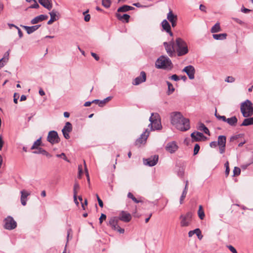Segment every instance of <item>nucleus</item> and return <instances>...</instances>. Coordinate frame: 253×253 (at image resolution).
Masks as SVG:
<instances>
[{
    "instance_id": "nucleus-1",
    "label": "nucleus",
    "mask_w": 253,
    "mask_h": 253,
    "mask_svg": "<svg viewBox=\"0 0 253 253\" xmlns=\"http://www.w3.org/2000/svg\"><path fill=\"white\" fill-rule=\"evenodd\" d=\"M171 123L177 129L185 131L190 129V122L188 119L184 118L180 112H172L170 114Z\"/></svg>"
},
{
    "instance_id": "nucleus-2",
    "label": "nucleus",
    "mask_w": 253,
    "mask_h": 253,
    "mask_svg": "<svg viewBox=\"0 0 253 253\" xmlns=\"http://www.w3.org/2000/svg\"><path fill=\"white\" fill-rule=\"evenodd\" d=\"M155 66L158 69L170 71L173 68V64L167 56H161L156 61Z\"/></svg>"
},
{
    "instance_id": "nucleus-3",
    "label": "nucleus",
    "mask_w": 253,
    "mask_h": 253,
    "mask_svg": "<svg viewBox=\"0 0 253 253\" xmlns=\"http://www.w3.org/2000/svg\"><path fill=\"white\" fill-rule=\"evenodd\" d=\"M176 44L177 46L176 51L178 56H183L188 52L186 43L181 38H178L176 39Z\"/></svg>"
},
{
    "instance_id": "nucleus-4",
    "label": "nucleus",
    "mask_w": 253,
    "mask_h": 253,
    "mask_svg": "<svg viewBox=\"0 0 253 253\" xmlns=\"http://www.w3.org/2000/svg\"><path fill=\"white\" fill-rule=\"evenodd\" d=\"M118 218L116 216L111 217L108 221L107 225L111 227L112 230L118 231L120 234H123L125 232V229L122 228L119 225Z\"/></svg>"
},
{
    "instance_id": "nucleus-5",
    "label": "nucleus",
    "mask_w": 253,
    "mask_h": 253,
    "mask_svg": "<svg viewBox=\"0 0 253 253\" xmlns=\"http://www.w3.org/2000/svg\"><path fill=\"white\" fill-rule=\"evenodd\" d=\"M192 215V213L191 211L187 212L185 214H181L179 217V218L181 219V226H188L191 223Z\"/></svg>"
},
{
    "instance_id": "nucleus-6",
    "label": "nucleus",
    "mask_w": 253,
    "mask_h": 253,
    "mask_svg": "<svg viewBox=\"0 0 253 253\" xmlns=\"http://www.w3.org/2000/svg\"><path fill=\"white\" fill-rule=\"evenodd\" d=\"M17 223L12 217L8 216L4 219L3 227L5 229L10 230L15 229Z\"/></svg>"
},
{
    "instance_id": "nucleus-7",
    "label": "nucleus",
    "mask_w": 253,
    "mask_h": 253,
    "mask_svg": "<svg viewBox=\"0 0 253 253\" xmlns=\"http://www.w3.org/2000/svg\"><path fill=\"white\" fill-rule=\"evenodd\" d=\"M47 140L52 144L58 143L60 141V138L56 131L52 130L48 132Z\"/></svg>"
},
{
    "instance_id": "nucleus-8",
    "label": "nucleus",
    "mask_w": 253,
    "mask_h": 253,
    "mask_svg": "<svg viewBox=\"0 0 253 253\" xmlns=\"http://www.w3.org/2000/svg\"><path fill=\"white\" fill-rule=\"evenodd\" d=\"M226 137L224 135H219L217 138V144L219 146V153L223 154L225 151Z\"/></svg>"
},
{
    "instance_id": "nucleus-9",
    "label": "nucleus",
    "mask_w": 253,
    "mask_h": 253,
    "mask_svg": "<svg viewBox=\"0 0 253 253\" xmlns=\"http://www.w3.org/2000/svg\"><path fill=\"white\" fill-rule=\"evenodd\" d=\"M158 160L159 156L158 155H155L147 159H143V163L145 165L153 167L157 164L158 162Z\"/></svg>"
},
{
    "instance_id": "nucleus-10",
    "label": "nucleus",
    "mask_w": 253,
    "mask_h": 253,
    "mask_svg": "<svg viewBox=\"0 0 253 253\" xmlns=\"http://www.w3.org/2000/svg\"><path fill=\"white\" fill-rule=\"evenodd\" d=\"M192 142H198L202 140L207 139V137L202 133L198 131H195L191 134Z\"/></svg>"
},
{
    "instance_id": "nucleus-11",
    "label": "nucleus",
    "mask_w": 253,
    "mask_h": 253,
    "mask_svg": "<svg viewBox=\"0 0 253 253\" xmlns=\"http://www.w3.org/2000/svg\"><path fill=\"white\" fill-rule=\"evenodd\" d=\"M146 80V74L145 72L141 71L140 76L136 77L132 81V84L135 85H139V84L144 83Z\"/></svg>"
},
{
    "instance_id": "nucleus-12",
    "label": "nucleus",
    "mask_w": 253,
    "mask_h": 253,
    "mask_svg": "<svg viewBox=\"0 0 253 253\" xmlns=\"http://www.w3.org/2000/svg\"><path fill=\"white\" fill-rule=\"evenodd\" d=\"M164 45L165 47L167 52L169 56L172 57L175 55V50L174 47V44L173 42L169 43L165 42L164 43Z\"/></svg>"
},
{
    "instance_id": "nucleus-13",
    "label": "nucleus",
    "mask_w": 253,
    "mask_h": 253,
    "mask_svg": "<svg viewBox=\"0 0 253 253\" xmlns=\"http://www.w3.org/2000/svg\"><path fill=\"white\" fill-rule=\"evenodd\" d=\"M117 218L119 220H121L125 222H128L131 219V215L130 213L125 211H122Z\"/></svg>"
},
{
    "instance_id": "nucleus-14",
    "label": "nucleus",
    "mask_w": 253,
    "mask_h": 253,
    "mask_svg": "<svg viewBox=\"0 0 253 253\" xmlns=\"http://www.w3.org/2000/svg\"><path fill=\"white\" fill-rule=\"evenodd\" d=\"M183 72H184L186 73L189 78L190 80H192L194 79L195 77V70L194 67L192 65H189L186 66L182 70Z\"/></svg>"
},
{
    "instance_id": "nucleus-15",
    "label": "nucleus",
    "mask_w": 253,
    "mask_h": 253,
    "mask_svg": "<svg viewBox=\"0 0 253 253\" xmlns=\"http://www.w3.org/2000/svg\"><path fill=\"white\" fill-rule=\"evenodd\" d=\"M240 111H253V103L247 99L241 104Z\"/></svg>"
},
{
    "instance_id": "nucleus-16",
    "label": "nucleus",
    "mask_w": 253,
    "mask_h": 253,
    "mask_svg": "<svg viewBox=\"0 0 253 253\" xmlns=\"http://www.w3.org/2000/svg\"><path fill=\"white\" fill-rule=\"evenodd\" d=\"M149 132L146 129L145 131L140 135V136L136 139L135 142V145H140L143 143H145L148 136H149Z\"/></svg>"
},
{
    "instance_id": "nucleus-17",
    "label": "nucleus",
    "mask_w": 253,
    "mask_h": 253,
    "mask_svg": "<svg viewBox=\"0 0 253 253\" xmlns=\"http://www.w3.org/2000/svg\"><path fill=\"white\" fill-rule=\"evenodd\" d=\"M178 146L175 141L169 142L166 146V150L170 153H174L178 149Z\"/></svg>"
},
{
    "instance_id": "nucleus-18",
    "label": "nucleus",
    "mask_w": 253,
    "mask_h": 253,
    "mask_svg": "<svg viewBox=\"0 0 253 253\" xmlns=\"http://www.w3.org/2000/svg\"><path fill=\"white\" fill-rule=\"evenodd\" d=\"M48 18V16L46 15L41 14L38 16H36L34 18H33L31 21V23L32 24H36L40 22L45 20Z\"/></svg>"
},
{
    "instance_id": "nucleus-19",
    "label": "nucleus",
    "mask_w": 253,
    "mask_h": 253,
    "mask_svg": "<svg viewBox=\"0 0 253 253\" xmlns=\"http://www.w3.org/2000/svg\"><path fill=\"white\" fill-rule=\"evenodd\" d=\"M112 98V96H108V97L102 100L95 99L93 100V102H94V104H95L96 105H98L100 107H103L105 105L106 103L111 100Z\"/></svg>"
},
{
    "instance_id": "nucleus-20",
    "label": "nucleus",
    "mask_w": 253,
    "mask_h": 253,
    "mask_svg": "<svg viewBox=\"0 0 253 253\" xmlns=\"http://www.w3.org/2000/svg\"><path fill=\"white\" fill-rule=\"evenodd\" d=\"M162 26L165 31L168 33L171 36H172L170 25L167 20L165 19L162 21Z\"/></svg>"
},
{
    "instance_id": "nucleus-21",
    "label": "nucleus",
    "mask_w": 253,
    "mask_h": 253,
    "mask_svg": "<svg viewBox=\"0 0 253 253\" xmlns=\"http://www.w3.org/2000/svg\"><path fill=\"white\" fill-rule=\"evenodd\" d=\"M40 26V25H37L32 26H23V27L26 30L28 34H31L37 30Z\"/></svg>"
},
{
    "instance_id": "nucleus-22",
    "label": "nucleus",
    "mask_w": 253,
    "mask_h": 253,
    "mask_svg": "<svg viewBox=\"0 0 253 253\" xmlns=\"http://www.w3.org/2000/svg\"><path fill=\"white\" fill-rule=\"evenodd\" d=\"M195 234L197 235L198 239L200 240L202 239L203 236L202 235L201 231L199 228H196L193 230L190 231L188 232V236L191 237Z\"/></svg>"
},
{
    "instance_id": "nucleus-23",
    "label": "nucleus",
    "mask_w": 253,
    "mask_h": 253,
    "mask_svg": "<svg viewBox=\"0 0 253 253\" xmlns=\"http://www.w3.org/2000/svg\"><path fill=\"white\" fill-rule=\"evenodd\" d=\"M149 121L150 122V124L148 126H151V127H152L153 126H154V128H152L153 130L158 129L160 128V126H161L160 119L157 120L156 119L154 120Z\"/></svg>"
},
{
    "instance_id": "nucleus-24",
    "label": "nucleus",
    "mask_w": 253,
    "mask_h": 253,
    "mask_svg": "<svg viewBox=\"0 0 253 253\" xmlns=\"http://www.w3.org/2000/svg\"><path fill=\"white\" fill-rule=\"evenodd\" d=\"M21 202L23 206L26 205L27 197L30 195V194L25 190L21 191Z\"/></svg>"
},
{
    "instance_id": "nucleus-25",
    "label": "nucleus",
    "mask_w": 253,
    "mask_h": 253,
    "mask_svg": "<svg viewBox=\"0 0 253 253\" xmlns=\"http://www.w3.org/2000/svg\"><path fill=\"white\" fill-rule=\"evenodd\" d=\"M39 3L48 10L52 8V4L50 0H39Z\"/></svg>"
},
{
    "instance_id": "nucleus-26",
    "label": "nucleus",
    "mask_w": 253,
    "mask_h": 253,
    "mask_svg": "<svg viewBox=\"0 0 253 253\" xmlns=\"http://www.w3.org/2000/svg\"><path fill=\"white\" fill-rule=\"evenodd\" d=\"M167 19L170 22L177 21V16L174 14L171 9H169V12L167 14Z\"/></svg>"
},
{
    "instance_id": "nucleus-27",
    "label": "nucleus",
    "mask_w": 253,
    "mask_h": 253,
    "mask_svg": "<svg viewBox=\"0 0 253 253\" xmlns=\"http://www.w3.org/2000/svg\"><path fill=\"white\" fill-rule=\"evenodd\" d=\"M198 129L201 131H203L205 133L210 135V132L209 129L203 123L201 122L198 123Z\"/></svg>"
},
{
    "instance_id": "nucleus-28",
    "label": "nucleus",
    "mask_w": 253,
    "mask_h": 253,
    "mask_svg": "<svg viewBox=\"0 0 253 253\" xmlns=\"http://www.w3.org/2000/svg\"><path fill=\"white\" fill-rule=\"evenodd\" d=\"M237 122V118L235 116H233L231 118L226 119L225 122H227L231 126H236Z\"/></svg>"
},
{
    "instance_id": "nucleus-29",
    "label": "nucleus",
    "mask_w": 253,
    "mask_h": 253,
    "mask_svg": "<svg viewBox=\"0 0 253 253\" xmlns=\"http://www.w3.org/2000/svg\"><path fill=\"white\" fill-rule=\"evenodd\" d=\"M33 153L36 154H41L43 155L46 156L48 158H50L51 157V155L48 152L41 147L39 148L38 149V151H34Z\"/></svg>"
},
{
    "instance_id": "nucleus-30",
    "label": "nucleus",
    "mask_w": 253,
    "mask_h": 253,
    "mask_svg": "<svg viewBox=\"0 0 253 253\" xmlns=\"http://www.w3.org/2000/svg\"><path fill=\"white\" fill-rule=\"evenodd\" d=\"M116 17L120 20H124L126 22H128L129 19L130 18V16L127 14H124L123 15H121L119 13H117L116 14Z\"/></svg>"
},
{
    "instance_id": "nucleus-31",
    "label": "nucleus",
    "mask_w": 253,
    "mask_h": 253,
    "mask_svg": "<svg viewBox=\"0 0 253 253\" xmlns=\"http://www.w3.org/2000/svg\"><path fill=\"white\" fill-rule=\"evenodd\" d=\"M253 125V117L248 118L244 120L241 126H248Z\"/></svg>"
},
{
    "instance_id": "nucleus-32",
    "label": "nucleus",
    "mask_w": 253,
    "mask_h": 253,
    "mask_svg": "<svg viewBox=\"0 0 253 253\" xmlns=\"http://www.w3.org/2000/svg\"><path fill=\"white\" fill-rule=\"evenodd\" d=\"M227 35L226 33H221L218 34H213V38L216 40H223L226 38Z\"/></svg>"
},
{
    "instance_id": "nucleus-33",
    "label": "nucleus",
    "mask_w": 253,
    "mask_h": 253,
    "mask_svg": "<svg viewBox=\"0 0 253 253\" xmlns=\"http://www.w3.org/2000/svg\"><path fill=\"white\" fill-rule=\"evenodd\" d=\"M49 14L50 16V18L54 20V21L58 19L59 17L58 15H59V13L55 9H53Z\"/></svg>"
},
{
    "instance_id": "nucleus-34",
    "label": "nucleus",
    "mask_w": 253,
    "mask_h": 253,
    "mask_svg": "<svg viewBox=\"0 0 253 253\" xmlns=\"http://www.w3.org/2000/svg\"><path fill=\"white\" fill-rule=\"evenodd\" d=\"M42 144V137L39 138L34 143L33 146L31 147V149L34 150V149H38L39 148H40L39 146H41Z\"/></svg>"
},
{
    "instance_id": "nucleus-35",
    "label": "nucleus",
    "mask_w": 253,
    "mask_h": 253,
    "mask_svg": "<svg viewBox=\"0 0 253 253\" xmlns=\"http://www.w3.org/2000/svg\"><path fill=\"white\" fill-rule=\"evenodd\" d=\"M198 216L200 219L203 220L205 217V214L204 211L203 209L202 205H200L199 207V210L198 211Z\"/></svg>"
},
{
    "instance_id": "nucleus-36",
    "label": "nucleus",
    "mask_w": 253,
    "mask_h": 253,
    "mask_svg": "<svg viewBox=\"0 0 253 253\" xmlns=\"http://www.w3.org/2000/svg\"><path fill=\"white\" fill-rule=\"evenodd\" d=\"M166 83L168 86V90L167 91V94L170 95L172 94L175 90V88L171 83L169 81H166Z\"/></svg>"
},
{
    "instance_id": "nucleus-37",
    "label": "nucleus",
    "mask_w": 253,
    "mask_h": 253,
    "mask_svg": "<svg viewBox=\"0 0 253 253\" xmlns=\"http://www.w3.org/2000/svg\"><path fill=\"white\" fill-rule=\"evenodd\" d=\"M221 31L220 24L219 23H216L211 29V32L212 33H216Z\"/></svg>"
},
{
    "instance_id": "nucleus-38",
    "label": "nucleus",
    "mask_w": 253,
    "mask_h": 253,
    "mask_svg": "<svg viewBox=\"0 0 253 253\" xmlns=\"http://www.w3.org/2000/svg\"><path fill=\"white\" fill-rule=\"evenodd\" d=\"M62 130H64V131H66L68 132H70L72 130V124L70 122H67L65 124V126H64Z\"/></svg>"
},
{
    "instance_id": "nucleus-39",
    "label": "nucleus",
    "mask_w": 253,
    "mask_h": 253,
    "mask_svg": "<svg viewBox=\"0 0 253 253\" xmlns=\"http://www.w3.org/2000/svg\"><path fill=\"white\" fill-rule=\"evenodd\" d=\"M156 119L157 120L160 119V115L157 112H153L149 118V121L154 120Z\"/></svg>"
},
{
    "instance_id": "nucleus-40",
    "label": "nucleus",
    "mask_w": 253,
    "mask_h": 253,
    "mask_svg": "<svg viewBox=\"0 0 253 253\" xmlns=\"http://www.w3.org/2000/svg\"><path fill=\"white\" fill-rule=\"evenodd\" d=\"M127 197L132 199V200L135 203L141 202V201L137 200L131 192H128L127 194Z\"/></svg>"
},
{
    "instance_id": "nucleus-41",
    "label": "nucleus",
    "mask_w": 253,
    "mask_h": 253,
    "mask_svg": "<svg viewBox=\"0 0 253 253\" xmlns=\"http://www.w3.org/2000/svg\"><path fill=\"white\" fill-rule=\"evenodd\" d=\"M110 0H102V4L106 8H109L111 5Z\"/></svg>"
},
{
    "instance_id": "nucleus-42",
    "label": "nucleus",
    "mask_w": 253,
    "mask_h": 253,
    "mask_svg": "<svg viewBox=\"0 0 253 253\" xmlns=\"http://www.w3.org/2000/svg\"><path fill=\"white\" fill-rule=\"evenodd\" d=\"M214 115L216 118L219 120H222L223 122H226V117L225 116H220L218 114H217V112H215Z\"/></svg>"
},
{
    "instance_id": "nucleus-43",
    "label": "nucleus",
    "mask_w": 253,
    "mask_h": 253,
    "mask_svg": "<svg viewBox=\"0 0 253 253\" xmlns=\"http://www.w3.org/2000/svg\"><path fill=\"white\" fill-rule=\"evenodd\" d=\"M127 11V5H124L123 6L119 7L117 10L118 12H125Z\"/></svg>"
},
{
    "instance_id": "nucleus-44",
    "label": "nucleus",
    "mask_w": 253,
    "mask_h": 253,
    "mask_svg": "<svg viewBox=\"0 0 253 253\" xmlns=\"http://www.w3.org/2000/svg\"><path fill=\"white\" fill-rule=\"evenodd\" d=\"M224 166L225 167V175H226V176H228L229 174V172H230V168H229V162L228 161H227L225 163Z\"/></svg>"
},
{
    "instance_id": "nucleus-45",
    "label": "nucleus",
    "mask_w": 253,
    "mask_h": 253,
    "mask_svg": "<svg viewBox=\"0 0 253 253\" xmlns=\"http://www.w3.org/2000/svg\"><path fill=\"white\" fill-rule=\"evenodd\" d=\"M80 186L78 182H76L74 185V188H73L74 194H75V193L76 195H77V193H78L77 190L80 189Z\"/></svg>"
},
{
    "instance_id": "nucleus-46",
    "label": "nucleus",
    "mask_w": 253,
    "mask_h": 253,
    "mask_svg": "<svg viewBox=\"0 0 253 253\" xmlns=\"http://www.w3.org/2000/svg\"><path fill=\"white\" fill-rule=\"evenodd\" d=\"M241 169L237 167H235L233 169V176H238L240 174Z\"/></svg>"
},
{
    "instance_id": "nucleus-47",
    "label": "nucleus",
    "mask_w": 253,
    "mask_h": 253,
    "mask_svg": "<svg viewBox=\"0 0 253 253\" xmlns=\"http://www.w3.org/2000/svg\"><path fill=\"white\" fill-rule=\"evenodd\" d=\"M200 149V146L198 144H196L194 146V152H193V155H197Z\"/></svg>"
},
{
    "instance_id": "nucleus-48",
    "label": "nucleus",
    "mask_w": 253,
    "mask_h": 253,
    "mask_svg": "<svg viewBox=\"0 0 253 253\" xmlns=\"http://www.w3.org/2000/svg\"><path fill=\"white\" fill-rule=\"evenodd\" d=\"M243 116L245 118H248L249 117L252 116L253 115V112H241Z\"/></svg>"
},
{
    "instance_id": "nucleus-49",
    "label": "nucleus",
    "mask_w": 253,
    "mask_h": 253,
    "mask_svg": "<svg viewBox=\"0 0 253 253\" xmlns=\"http://www.w3.org/2000/svg\"><path fill=\"white\" fill-rule=\"evenodd\" d=\"M56 157L58 158H61L63 159L64 160L69 162V160L67 159V157L66 156L65 154L64 153H62L60 154H57Z\"/></svg>"
},
{
    "instance_id": "nucleus-50",
    "label": "nucleus",
    "mask_w": 253,
    "mask_h": 253,
    "mask_svg": "<svg viewBox=\"0 0 253 253\" xmlns=\"http://www.w3.org/2000/svg\"><path fill=\"white\" fill-rule=\"evenodd\" d=\"M169 79L174 81H178L180 80L179 77L176 74L170 76Z\"/></svg>"
},
{
    "instance_id": "nucleus-51",
    "label": "nucleus",
    "mask_w": 253,
    "mask_h": 253,
    "mask_svg": "<svg viewBox=\"0 0 253 253\" xmlns=\"http://www.w3.org/2000/svg\"><path fill=\"white\" fill-rule=\"evenodd\" d=\"M225 81L227 83H233L235 81V79L232 76H228L225 79Z\"/></svg>"
},
{
    "instance_id": "nucleus-52",
    "label": "nucleus",
    "mask_w": 253,
    "mask_h": 253,
    "mask_svg": "<svg viewBox=\"0 0 253 253\" xmlns=\"http://www.w3.org/2000/svg\"><path fill=\"white\" fill-rule=\"evenodd\" d=\"M8 60V59L2 58L0 59V69L4 66L5 63Z\"/></svg>"
},
{
    "instance_id": "nucleus-53",
    "label": "nucleus",
    "mask_w": 253,
    "mask_h": 253,
    "mask_svg": "<svg viewBox=\"0 0 253 253\" xmlns=\"http://www.w3.org/2000/svg\"><path fill=\"white\" fill-rule=\"evenodd\" d=\"M78 170H79V174H78V177L79 178H81L82 175L83 173V169H82V166L79 165L78 166Z\"/></svg>"
},
{
    "instance_id": "nucleus-54",
    "label": "nucleus",
    "mask_w": 253,
    "mask_h": 253,
    "mask_svg": "<svg viewBox=\"0 0 253 253\" xmlns=\"http://www.w3.org/2000/svg\"><path fill=\"white\" fill-rule=\"evenodd\" d=\"M106 218V215L104 213H101V216L99 219V223L101 224L103 222V221L104 220H105Z\"/></svg>"
},
{
    "instance_id": "nucleus-55",
    "label": "nucleus",
    "mask_w": 253,
    "mask_h": 253,
    "mask_svg": "<svg viewBox=\"0 0 253 253\" xmlns=\"http://www.w3.org/2000/svg\"><path fill=\"white\" fill-rule=\"evenodd\" d=\"M227 247L232 253H237V250L233 246L231 245H228Z\"/></svg>"
},
{
    "instance_id": "nucleus-56",
    "label": "nucleus",
    "mask_w": 253,
    "mask_h": 253,
    "mask_svg": "<svg viewBox=\"0 0 253 253\" xmlns=\"http://www.w3.org/2000/svg\"><path fill=\"white\" fill-rule=\"evenodd\" d=\"M96 197H97V201H98V202L99 206L101 208H103V201L100 199V198H99V197L98 196V195L97 194H96Z\"/></svg>"
},
{
    "instance_id": "nucleus-57",
    "label": "nucleus",
    "mask_w": 253,
    "mask_h": 253,
    "mask_svg": "<svg viewBox=\"0 0 253 253\" xmlns=\"http://www.w3.org/2000/svg\"><path fill=\"white\" fill-rule=\"evenodd\" d=\"M62 133H63V134L64 137L66 139H69V138H70V135H69V132H67V131H64V130H62Z\"/></svg>"
},
{
    "instance_id": "nucleus-58",
    "label": "nucleus",
    "mask_w": 253,
    "mask_h": 253,
    "mask_svg": "<svg viewBox=\"0 0 253 253\" xmlns=\"http://www.w3.org/2000/svg\"><path fill=\"white\" fill-rule=\"evenodd\" d=\"M210 146L211 148H215L218 146V145L216 141H212L210 143Z\"/></svg>"
},
{
    "instance_id": "nucleus-59",
    "label": "nucleus",
    "mask_w": 253,
    "mask_h": 253,
    "mask_svg": "<svg viewBox=\"0 0 253 253\" xmlns=\"http://www.w3.org/2000/svg\"><path fill=\"white\" fill-rule=\"evenodd\" d=\"M38 7H39V5L36 1H35V3L34 4H32L29 7V8H38Z\"/></svg>"
},
{
    "instance_id": "nucleus-60",
    "label": "nucleus",
    "mask_w": 253,
    "mask_h": 253,
    "mask_svg": "<svg viewBox=\"0 0 253 253\" xmlns=\"http://www.w3.org/2000/svg\"><path fill=\"white\" fill-rule=\"evenodd\" d=\"M241 10L242 12L245 13H249L250 11H251L250 9L246 8L244 7H243L241 8Z\"/></svg>"
},
{
    "instance_id": "nucleus-61",
    "label": "nucleus",
    "mask_w": 253,
    "mask_h": 253,
    "mask_svg": "<svg viewBox=\"0 0 253 253\" xmlns=\"http://www.w3.org/2000/svg\"><path fill=\"white\" fill-rule=\"evenodd\" d=\"M15 28L18 29V33L20 38H21L23 37V33L21 31V29L19 28L17 26H15Z\"/></svg>"
},
{
    "instance_id": "nucleus-62",
    "label": "nucleus",
    "mask_w": 253,
    "mask_h": 253,
    "mask_svg": "<svg viewBox=\"0 0 253 253\" xmlns=\"http://www.w3.org/2000/svg\"><path fill=\"white\" fill-rule=\"evenodd\" d=\"M199 8L202 11L206 12V7L204 5L200 4Z\"/></svg>"
},
{
    "instance_id": "nucleus-63",
    "label": "nucleus",
    "mask_w": 253,
    "mask_h": 253,
    "mask_svg": "<svg viewBox=\"0 0 253 253\" xmlns=\"http://www.w3.org/2000/svg\"><path fill=\"white\" fill-rule=\"evenodd\" d=\"M91 55H92V56H93L94 59L96 60V61H98L99 60V57L94 52H91Z\"/></svg>"
},
{
    "instance_id": "nucleus-64",
    "label": "nucleus",
    "mask_w": 253,
    "mask_h": 253,
    "mask_svg": "<svg viewBox=\"0 0 253 253\" xmlns=\"http://www.w3.org/2000/svg\"><path fill=\"white\" fill-rule=\"evenodd\" d=\"M177 174L180 177L183 176V175H184L183 170L182 169H179L177 172Z\"/></svg>"
}]
</instances>
